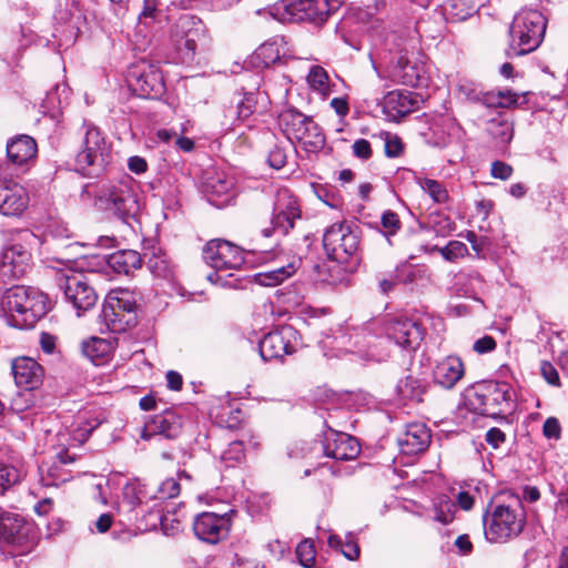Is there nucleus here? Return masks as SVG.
Instances as JSON below:
<instances>
[{
  "instance_id": "obj_1",
  "label": "nucleus",
  "mask_w": 568,
  "mask_h": 568,
  "mask_svg": "<svg viewBox=\"0 0 568 568\" xmlns=\"http://www.w3.org/2000/svg\"><path fill=\"white\" fill-rule=\"evenodd\" d=\"M510 503L491 504L485 516V536L490 542H506L518 537L526 525V511L521 500L514 495Z\"/></svg>"
},
{
  "instance_id": "obj_2",
  "label": "nucleus",
  "mask_w": 568,
  "mask_h": 568,
  "mask_svg": "<svg viewBox=\"0 0 568 568\" xmlns=\"http://www.w3.org/2000/svg\"><path fill=\"white\" fill-rule=\"evenodd\" d=\"M97 204L123 223L136 217L140 212L138 185L130 176L103 184L97 195Z\"/></svg>"
},
{
  "instance_id": "obj_3",
  "label": "nucleus",
  "mask_w": 568,
  "mask_h": 568,
  "mask_svg": "<svg viewBox=\"0 0 568 568\" xmlns=\"http://www.w3.org/2000/svg\"><path fill=\"white\" fill-rule=\"evenodd\" d=\"M170 42L183 58L192 60L211 49L212 39L201 19L182 14L170 28Z\"/></svg>"
},
{
  "instance_id": "obj_4",
  "label": "nucleus",
  "mask_w": 568,
  "mask_h": 568,
  "mask_svg": "<svg viewBox=\"0 0 568 568\" xmlns=\"http://www.w3.org/2000/svg\"><path fill=\"white\" fill-rule=\"evenodd\" d=\"M3 312L8 313L14 325L29 328L47 314L45 296L30 293L24 286L9 288L1 300Z\"/></svg>"
},
{
  "instance_id": "obj_5",
  "label": "nucleus",
  "mask_w": 568,
  "mask_h": 568,
  "mask_svg": "<svg viewBox=\"0 0 568 568\" xmlns=\"http://www.w3.org/2000/svg\"><path fill=\"white\" fill-rule=\"evenodd\" d=\"M547 19L538 10H521L515 16L510 27L511 44L509 57L525 55L535 51L542 42Z\"/></svg>"
},
{
  "instance_id": "obj_6",
  "label": "nucleus",
  "mask_w": 568,
  "mask_h": 568,
  "mask_svg": "<svg viewBox=\"0 0 568 568\" xmlns=\"http://www.w3.org/2000/svg\"><path fill=\"white\" fill-rule=\"evenodd\" d=\"M81 141L75 156L77 170L84 175L101 172L109 161L110 149L99 128L84 123L80 129Z\"/></svg>"
},
{
  "instance_id": "obj_7",
  "label": "nucleus",
  "mask_w": 568,
  "mask_h": 568,
  "mask_svg": "<svg viewBox=\"0 0 568 568\" xmlns=\"http://www.w3.org/2000/svg\"><path fill=\"white\" fill-rule=\"evenodd\" d=\"M203 260L215 271L207 275V280L217 283L222 280L221 272L226 270H239L248 263L250 252L243 251L240 246L220 239L209 241L203 250Z\"/></svg>"
},
{
  "instance_id": "obj_8",
  "label": "nucleus",
  "mask_w": 568,
  "mask_h": 568,
  "mask_svg": "<svg viewBox=\"0 0 568 568\" xmlns=\"http://www.w3.org/2000/svg\"><path fill=\"white\" fill-rule=\"evenodd\" d=\"M136 300L132 292H111L101 312V318L112 333H123L136 324Z\"/></svg>"
},
{
  "instance_id": "obj_9",
  "label": "nucleus",
  "mask_w": 568,
  "mask_h": 568,
  "mask_svg": "<svg viewBox=\"0 0 568 568\" xmlns=\"http://www.w3.org/2000/svg\"><path fill=\"white\" fill-rule=\"evenodd\" d=\"M510 400V387L506 383L485 382L467 394V405L476 414L497 416L504 412L503 405Z\"/></svg>"
},
{
  "instance_id": "obj_10",
  "label": "nucleus",
  "mask_w": 568,
  "mask_h": 568,
  "mask_svg": "<svg viewBox=\"0 0 568 568\" xmlns=\"http://www.w3.org/2000/svg\"><path fill=\"white\" fill-rule=\"evenodd\" d=\"M323 247L331 260L347 263L358 253L359 235L346 223H334L323 235Z\"/></svg>"
},
{
  "instance_id": "obj_11",
  "label": "nucleus",
  "mask_w": 568,
  "mask_h": 568,
  "mask_svg": "<svg viewBox=\"0 0 568 568\" xmlns=\"http://www.w3.org/2000/svg\"><path fill=\"white\" fill-rule=\"evenodd\" d=\"M57 284L63 292L65 300L78 311V315L92 308L98 301L94 288L89 284L82 272L71 268L61 272L57 275Z\"/></svg>"
},
{
  "instance_id": "obj_12",
  "label": "nucleus",
  "mask_w": 568,
  "mask_h": 568,
  "mask_svg": "<svg viewBox=\"0 0 568 568\" xmlns=\"http://www.w3.org/2000/svg\"><path fill=\"white\" fill-rule=\"evenodd\" d=\"M301 217L302 212L297 199L288 189H281L276 193L273 205L272 226L263 229L262 234L265 237H270L275 232L286 235Z\"/></svg>"
},
{
  "instance_id": "obj_13",
  "label": "nucleus",
  "mask_w": 568,
  "mask_h": 568,
  "mask_svg": "<svg viewBox=\"0 0 568 568\" xmlns=\"http://www.w3.org/2000/svg\"><path fill=\"white\" fill-rule=\"evenodd\" d=\"M126 81L129 87L142 98L156 99L165 91L162 72L155 65L146 62L131 67Z\"/></svg>"
},
{
  "instance_id": "obj_14",
  "label": "nucleus",
  "mask_w": 568,
  "mask_h": 568,
  "mask_svg": "<svg viewBox=\"0 0 568 568\" xmlns=\"http://www.w3.org/2000/svg\"><path fill=\"white\" fill-rule=\"evenodd\" d=\"M234 185L235 181L232 176L211 168L203 173L201 191L209 203L221 209L234 200Z\"/></svg>"
},
{
  "instance_id": "obj_15",
  "label": "nucleus",
  "mask_w": 568,
  "mask_h": 568,
  "mask_svg": "<svg viewBox=\"0 0 568 568\" xmlns=\"http://www.w3.org/2000/svg\"><path fill=\"white\" fill-rule=\"evenodd\" d=\"M297 337V332L291 325H283L267 333L258 344L261 357L268 362L293 354L296 351Z\"/></svg>"
},
{
  "instance_id": "obj_16",
  "label": "nucleus",
  "mask_w": 568,
  "mask_h": 568,
  "mask_svg": "<svg viewBox=\"0 0 568 568\" xmlns=\"http://www.w3.org/2000/svg\"><path fill=\"white\" fill-rule=\"evenodd\" d=\"M386 332L396 345L406 351L417 349L425 336L423 325L413 318H395L387 325Z\"/></svg>"
},
{
  "instance_id": "obj_17",
  "label": "nucleus",
  "mask_w": 568,
  "mask_h": 568,
  "mask_svg": "<svg viewBox=\"0 0 568 568\" xmlns=\"http://www.w3.org/2000/svg\"><path fill=\"white\" fill-rule=\"evenodd\" d=\"M423 102V97L417 92L394 90L384 97L383 112L389 120L399 121L417 111Z\"/></svg>"
},
{
  "instance_id": "obj_18",
  "label": "nucleus",
  "mask_w": 568,
  "mask_h": 568,
  "mask_svg": "<svg viewBox=\"0 0 568 568\" xmlns=\"http://www.w3.org/2000/svg\"><path fill=\"white\" fill-rule=\"evenodd\" d=\"M265 261L272 263L266 271L256 273L255 282L263 286H275L291 277L300 267L301 258L287 261L284 255L266 254Z\"/></svg>"
},
{
  "instance_id": "obj_19",
  "label": "nucleus",
  "mask_w": 568,
  "mask_h": 568,
  "mask_svg": "<svg viewBox=\"0 0 568 568\" xmlns=\"http://www.w3.org/2000/svg\"><path fill=\"white\" fill-rule=\"evenodd\" d=\"M230 526L231 521L225 515L202 513L195 517L193 530L199 539L215 544L227 535Z\"/></svg>"
},
{
  "instance_id": "obj_20",
  "label": "nucleus",
  "mask_w": 568,
  "mask_h": 568,
  "mask_svg": "<svg viewBox=\"0 0 568 568\" xmlns=\"http://www.w3.org/2000/svg\"><path fill=\"white\" fill-rule=\"evenodd\" d=\"M29 202L24 187L12 179H0V213L20 215Z\"/></svg>"
},
{
  "instance_id": "obj_21",
  "label": "nucleus",
  "mask_w": 568,
  "mask_h": 568,
  "mask_svg": "<svg viewBox=\"0 0 568 568\" xmlns=\"http://www.w3.org/2000/svg\"><path fill=\"white\" fill-rule=\"evenodd\" d=\"M30 262V251L21 243H12L2 251L0 270L3 275L17 280L28 272Z\"/></svg>"
},
{
  "instance_id": "obj_22",
  "label": "nucleus",
  "mask_w": 568,
  "mask_h": 568,
  "mask_svg": "<svg viewBox=\"0 0 568 568\" xmlns=\"http://www.w3.org/2000/svg\"><path fill=\"white\" fill-rule=\"evenodd\" d=\"M290 20L322 23L328 17L326 0H293L284 4Z\"/></svg>"
},
{
  "instance_id": "obj_23",
  "label": "nucleus",
  "mask_w": 568,
  "mask_h": 568,
  "mask_svg": "<svg viewBox=\"0 0 568 568\" xmlns=\"http://www.w3.org/2000/svg\"><path fill=\"white\" fill-rule=\"evenodd\" d=\"M323 449L327 457L336 460H352L358 456L361 446L355 437L331 430L325 437Z\"/></svg>"
},
{
  "instance_id": "obj_24",
  "label": "nucleus",
  "mask_w": 568,
  "mask_h": 568,
  "mask_svg": "<svg viewBox=\"0 0 568 568\" xmlns=\"http://www.w3.org/2000/svg\"><path fill=\"white\" fill-rule=\"evenodd\" d=\"M14 382L27 390L37 389L43 382V367L33 358L22 356L12 361Z\"/></svg>"
},
{
  "instance_id": "obj_25",
  "label": "nucleus",
  "mask_w": 568,
  "mask_h": 568,
  "mask_svg": "<svg viewBox=\"0 0 568 568\" xmlns=\"http://www.w3.org/2000/svg\"><path fill=\"white\" fill-rule=\"evenodd\" d=\"M182 432V418L172 409H166L153 418L145 425L142 437L149 439L159 435L166 439L176 438Z\"/></svg>"
},
{
  "instance_id": "obj_26",
  "label": "nucleus",
  "mask_w": 568,
  "mask_h": 568,
  "mask_svg": "<svg viewBox=\"0 0 568 568\" xmlns=\"http://www.w3.org/2000/svg\"><path fill=\"white\" fill-rule=\"evenodd\" d=\"M284 36H274L263 42L253 53L252 60L256 67L268 68L291 55Z\"/></svg>"
},
{
  "instance_id": "obj_27",
  "label": "nucleus",
  "mask_w": 568,
  "mask_h": 568,
  "mask_svg": "<svg viewBox=\"0 0 568 568\" xmlns=\"http://www.w3.org/2000/svg\"><path fill=\"white\" fill-rule=\"evenodd\" d=\"M430 438V433L425 424H409L398 438V446L403 454L414 456L426 450Z\"/></svg>"
},
{
  "instance_id": "obj_28",
  "label": "nucleus",
  "mask_w": 568,
  "mask_h": 568,
  "mask_svg": "<svg viewBox=\"0 0 568 568\" xmlns=\"http://www.w3.org/2000/svg\"><path fill=\"white\" fill-rule=\"evenodd\" d=\"M465 367L458 356H447L434 368V381L445 389H452L463 378Z\"/></svg>"
},
{
  "instance_id": "obj_29",
  "label": "nucleus",
  "mask_w": 568,
  "mask_h": 568,
  "mask_svg": "<svg viewBox=\"0 0 568 568\" xmlns=\"http://www.w3.org/2000/svg\"><path fill=\"white\" fill-rule=\"evenodd\" d=\"M37 152L36 140L27 134L17 135L7 143V156L16 165H22L34 159Z\"/></svg>"
},
{
  "instance_id": "obj_30",
  "label": "nucleus",
  "mask_w": 568,
  "mask_h": 568,
  "mask_svg": "<svg viewBox=\"0 0 568 568\" xmlns=\"http://www.w3.org/2000/svg\"><path fill=\"white\" fill-rule=\"evenodd\" d=\"M459 130V125L450 114H440L430 126V133H424L426 142L436 148H444L449 142V136Z\"/></svg>"
},
{
  "instance_id": "obj_31",
  "label": "nucleus",
  "mask_w": 568,
  "mask_h": 568,
  "mask_svg": "<svg viewBox=\"0 0 568 568\" xmlns=\"http://www.w3.org/2000/svg\"><path fill=\"white\" fill-rule=\"evenodd\" d=\"M31 526L23 523L18 516H0V536L8 544L23 546L28 539Z\"/></svg>"
},
{
  "instance_id": "obj_32",
  "label": "nucleus",
  "mask_w": 568,
  "mask_h": 568,
  "mask_svg": "<svg viewBox=\"0 0 568 568\" xmlns=\"http://www.w3.org/2000/svg\"><path fill=\"white\" fill-rule=\"evenodd\" d=\"M390 74L394 81L405 85L415 87L419 81L418 68L408 59V50L405 47L397 53L396 61L390 68Z\"/></svg>"
},
{
  "instance_id": "obj_33",
  "label": "nucleus",
  "mask_w": 568,
  "mask_h": 568,
  "mask_svg": "<svg viewBox=\"0 0 568 568\" xmlns=\"http://www.w3.org/2000/svg\"><path fill=\"white\" fill-rule=\"evenodd\" d=\"M108 265L119 274L129 275L142 267V257L134 250H120L106 257Z\"/></svg>"
},
{
  "instance_id": "obj_34",
  "label": "nucleus",
  "mask_w": 568,
  "mask_h": 568,
  "mask_svg": "<svg viewBox=\"0 0 568 568\" xmlns=\"http://www.w3.org/2000/svg\"><path fill=\"white\" fill-rule=\"evenodd\" d=\"M306 121H313V119L295 109L284 110L278 118L280 126L291 142L302 134Z\"/></svg>"
},
{
  "instance_id": "obj_35",
  "label": "nucleus",
  "mask_w": 568,
  "mask_h": 568,
  "mask_svg": "<svg viewBox=\"0 0 568 568\" xmlns=\"http://www.w3.org/2000/svg\"><path fill=\"white\" fill-rule=\"evenodd\" d=\"M294 142H298L306 151L315 152L325 145V135L314 120L306 121L302 134H298Z\"/></svg>"
},
{
  "instance_id": "obj_36",
  "label": "nucleus",
  "mask_w": 568,
  "mask_h": 568,
  "mask_svg": "<svg viewBox=\"0 0 568 568\" xmlns=\"http://www.w3.org/2000/svg\"><path fill=\"white\" fill-rule=\"evenodd\" d=\"M443 14L448 22H460L473 14V8L465 0H447L443 4Z\"/></svg>"
},
{
  "instance_id": "obj_37",
  "label": "nucleus",
  "mask_w": 568,
  "mask_h": 568,
  "mask_svg": "<svg viewBox=\"0 0 568 568\" xmlns=\"http://www.w3.org/2000/svg\"><path fill=\"white\" fill-rule=\"evenodd\" d=\"M81 348L82 353L94 364H100L110 353L111 344L103 338L92 337L89 341H84Z\"/></svg>"
},
{
  "instance_id": "obj_38",
  "label": "nucleus",
  "mask_w": 568,
  "mask_h": 568,
  "mask_svg": "<svg viewBox=\"0 0 568 568\" xmlns=\"http://www.w3.org/2000/svg\"><path fill=\"white\" fill-rule=\"evenodd\" d=\"M488 131L496 143L500 146L507 145L514 136L513 123L507 120H490Z\"/></svg>"
},
{
  "instance_id": "obj_39",
  "label": "nucleus",
  "mask_w": 568,
  "mask_h": 568,
  "mask_svg": "<svg viewBox=\"0 0 568 568\" xmlns=\"http://www.w3.org/2000/svg\"><path fill=\"white\" fill-rule=\"evenodd\" d=\"M397 393L403 399L422 402L424 389L416 378L407 376L398 382Z\"/></svg>"
},
{
  "instance_id": "obj_40",
  "label": "nucleus",
  "mask_w": 568,
  "mask_h": 568,
  "mask_svg": "<svg viewBox=\"0 0 568 568\" xmlns=\"http://www.w3.org/2000/svg\"><path fill=\"white\" fill-rule=\"evenodd\" d=\"M418 185L432 197L434 202L439 204L447 202L448 192L439 181L427 178L418 179Z\"/></svg>"
},
{
  "instance_id": "obj_41",
  "label": "nucleus",
  "mask_w": 568,
  "mask_h": 568,
  "mask_svg": "<svg viewBox=\"0 0 568 568\" xmlns=\"http://www.w3.org/2000/svg\"><path fill=\"white\" fill-rule=\"evenodd\" d=\"M22 471L8 464H0V494L3 495L8 489L22 480Z\"/></svg>"
},
{
  "instance_id": "obj_42",
  "label": "nucleus",
  "mask_w": 568,
  "mask_h": 568,
  "mask_svg": "<svg viewBox=\"0 0 568 568\" xmlns=\"http://www.w3.org/2000/svg\"><path fill=\"white\" fill-rule=\"evenodd\" d=\"M327 542L331 548L339 550L349 560L357 559L359 556V547L353 538L343 541L341 537L331 535Z\"/></svg>"
},
{
  "instance_id": "obj_43",
  "label": "nucleus",
  "mask_w": 568,
  "mask_h": 568,
  "mask_svg": "<svg viewBox=\"0 0 568 568\" xmlns=\"http://www.w3.org/2000/svg\"><path fill=\"white\" fill-rule=\"evenodd\" d=\"M245 459V449L242 440H233L221 454V460L227 466L233 467Z\"/></svg>"
},
{
  "instance_id": "obj_44",
  "label": "nucleus",
  "mask_w": 568,
  "mask_h": 568,
  "mask_svg": "<svg viewBox=\"0 0 568 568\" xmlns=\"http://www.w3.org/2000/svg\"><path fill=\"white\" fill-rule=\"evenodd\" d=\"M255 109V102L252 94H244L236 103V106L229 109L230 114H235L240 121L246 120L253 114Z\"/></svg>"
},
{
  "instance_id": "obj_45",
  "label": "nucleus",
  "mask_w": 568,
  "mask_h": 568,
  "mask_svg": "<svg viewBox=\"0 0 568 568\" xmlns=\"http://www.w3.org/2000/svg\"><path fill=\"white\" fill-rule=\"evenodd\" d=\"M307 82L314 90L324 92L328 85V74L321 65H313L307 74Z\"/></svg>"
},
{
  "instance_id": "obj_46",
  "label": "nucleus",
  "mask_w": 568,
  "mask_h": 568,
  "mask_svg": "<svg viewBox=\"0 0 568 568\" xmlns=\"http://www.w3.org/2000/svg\"><path fill=\"white\" fill-rule=\"evenodd\" d=\"M315 548L311 540L305 539L301 541L296 547V557L300 564L305 568L313 567L315 562Z\"/></svg>"
},
{
  "instance_id": "obj_47",
  "label": "nucleus",
  "mask_w": 568,
  "mask_h": 568,
  "mask_svg": "<svg viewBox=\"0 0 568 568\" xmlns=\"http://www.w3.org/2000/svg\"><path fill=\"white\" fill-rule=\"evenodd\" d=\"M381 223L384 230V235L388 241L389 237L395 235L402 227L398 214L389 210L382 214Z\"/></svg>"
},
{
  "instance_id": "obj_48",
  "label": "nucleus",
  "mask_w": 568,
  "mask_h": 568,
  "mask_svg": "<svg viewBox=\"0 0 568 568\" xmlns=\"http://www.w3.org/2000/svg\"><path fill=\"white\" fill-rule=\"evenodd\" d=\"M518 98L519 97L517 93L510 90H505L498 91L496 94H490L487 98V102L489 103V105H495L499 108H510L517 104Z\"/></svg>"
},
{
  "instance_id": "obj_49",
  "label": "nucleus",
  "mask_w": 568,
  "mask_h": 568,
  "mask_svg": "<svg viewBox=\"0 0 568 568\" xmlns=\"http://www.w3.org/2000/svg\"><path fill=\"white\" fill-rule=\"evenodd\" d=\"M34 405L33 394L24 389L18 392L10 402V408L16 413H23Z\"/></svg>"
},
{
  "instance_id": "obj_50",
  "label": "nucleus",
  "mask_w": 568,
  "mask_h": 568,
  "mask_svg": "<svg viewBox=\"0 0 568 568\" xmlns=\"http://www.w3.org/2000/svg\"><path fill=\"white\" fill-rule=\"evenodd\" d=\"M180 490V483L174 478H168L159 485L155 497L160 500L171 499L179 496Z\"/></svg>"
},
{
  "instance_id": "obj_51",
  "label": "nucleus",
  "mask_w": 568,
  "mask_h": 568,
  "mask_svg": "<svg viewBox=\"0 0 568 568\" xmlns=\"http://www.w3.org/2000/svg\"><path fill=\"white\" fill-rule=\"evenodd\" d=\"M467 253V246L459 241H450L446 246L440 248V254L447 261H456Z\"/></svg>"
},
{
  "instance_id": "obj_52",
  "label": "nucleus",
  "mask_w": 568,
  "mask_h": 568,
  "mask_svg": "<svg viewBox=\"0 0 568 568\" xmlns=\"http://www.w3.org/2000/svg\"><path fill=\"white\" fill-rule=\"evenodd\" d=\"M148 268L158 277H168L171 274L169 262L160 256H153L148 261Z\"/></svg>"
},
{
  "instance_id": "obj_53",
  "label": "nucleus",
  "mask_w": 568,
  "mask_h": 568,
  "mask_svg": "<svg viewBox=\"0 0 568 568\" xmlns=\"http://www.w3.org/2000/svg\"><path fill=\"white\" fill-rule=\"evenodd\" d=\"M455 506L450 501L440 503L435 508V520L447 525L454 519Z\"/></svg>"
},
{
  "instance_id": "obj_54",
  "label": "nucleus",
  "mask_w": 568,
  "mask_h": 568,
  "mask_svg": "<svg viewBox=\"0 0 568 568\" xmlns=\"http://www.w3.org/2000/svg\"><path fill=\"white\" fill-rule=\"evenodd\" d=\"M540 374L549 385L560 386L559 374L550 362L542 361L540 363Z\"/></svg>"
},
{
  "instance_id": "obj_55",
  "label": "nucleus",
  "mask_w": 568,
  "mask_h": 568,
  "mask_svg": "<svg viewBox=\"0 0 568 568\" xmlns=\"http://www.w3.org/2000/svg\"><path fill=\"white\" fill-rule=\"evenodd\" d=\"M513 172V166L509 165L508 163H505L503 161H494L491 163L490 173L495 179L506 181L511 176Z\"/></svg>"
},
{
  "instance_id": "obj_56",
  "label": "nucleus",
  "mask_w": 568,
  "mask_h": 568,
  "mask_svg": "<svg viewBox=\"0 0 568 568\" xmlns=\"http://www.w3.org/2000/svg\"><path fill=\"white\" fill-rule=\"evenodd\" d=\"M353 154L362 160H368L372 156L371 143L366 139H358L353 143Z\"/></svg>"
},
{
  "instance_id": "obj_57",
  "label": "nucleus",
  "mask_w": 568,
  "mask_h": 568,
  "mask_svg": "<svg viewBox=\"0 0 568 568\" xmlns=\"http://www.w3.org/2000/svg\"><path fill=\"white\" fill-rule=\"evenodd\" d=\"M267 162L270 166L274 169H282L286 163V154L283 149L274 146L267 156Z\"/></svg>"
},
{
  "instance_id": "obj_58",
  "label": "nucleus",
  "mask_w": 568,
  "mask_h": 568,
  "mask_svg": "<svg viewBox=\"0 0 568 568\" xmlns=\"http://www.w3.org/2000/svg\"><path fill=\"white\" fill-rule=\"evenodd\" d=\"M404 151V144L397 136L387 139L385 142V154L388 158H398Z\"/></svg>"
},
{
  "instance_id": "obj_59",
  "label": "nucleus",
  "mask_w": 568,
  "mask_h": 568,
  "mask_svg": "<svg viewBox=\"0 0 568 568\" xmlns=\"http://www.w3.org/2000/svg\"><path fill=\"white\" fill-rule=\"evenodd\" d=\"M560 430L561 428L557 418L549 417L545 420L542 432L547 438L558 439L560 437Z\"/></svg>"
},
{
  "instance_id": "obj_60",
  "label": "nucleus",
  "mask_w": 568,
  "mask_h": 568,
  "mask_svg": "<svg viewBox=\"0 0 568 568\" xmlns=\"http://www.w3.org/2000/svg\"><path fill=\"white\" fill-rule=\"evenodd\" d=\"M474 351L478 354H485L496 348V341L494 337L486 335L474 343Z\"/></svg>"
},
{
  "instance_id": "obj_61",
  "label": "nucleus",
  "mask_w": 568,
  "mask_h": 568,
  "mask_svg": "<svg viewBox=\"0 0 568 568\" xmlns=\"http://www.w3.org/2000/svg\"><path fill=\"white\" fill-rule=\"evenodd\" d=\"M485 437L486 442L494 448H498L506 440L505 433L497 427L488 429Z\"/></svg>"
},
{
  "instance_id": "obj_62",
  "label": "nucleus",
  "mask_w": 568,
  "mask_h": 568,
  "mask_svg": "<svg viewBox=\"0 0 568 568\" xmlns=\"http://www.w3.org/2000/svg\"><path fill=\"white\" fill-rule=\"evenodd\" d=\"M161 527L164 534L174 535L176 531L181 529L180 520L173 518L172 516L164 515L161 518Z\"/></svg>"
},
{
  "instance_id": "obj_63",
  "label": "nucleus",
  "mask_w": 568,
  "mask_h": 568,
  "mask_svg": "<svg viewBox=\"0 0 568 568\" xmlns=\"http://www.w3.org/2000/svg\"><path fill=\"white\" fill-rule=\"evenodd\" d=\"M129 170L135 174L144 173L148 170V163L145 159L134 155L128 160Z\"/></svg>"
},
{
  "instance_id": "obj_64",
  "label": "nucleus",
  "mask_w": 568,
  "mask_h": 568,
  "mask_svg": "<svg viewBox=\"0 0 568 568\" xmlns=\"http://www.w3.org/2000/svg\"><path fill=\"white\" fill-rule=\"evenodd\" d=\"M55 336L49 334V333H41L40 335V346H41V349L47 353V354H51L53 353L54 348H55Z\"/></svg>"
}]
</instances>
